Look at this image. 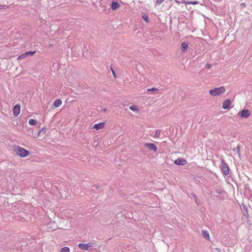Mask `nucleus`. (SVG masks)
I'll use <instances>...</instances> for the list:
<instances>
[{
  "mask_svg": "<svg viewBox=\"0 0 252 252\" xmlns=\"http://www.w3.org/2000/svg\"><path fill=\"white\" fill-rule=\"evenodd\" d=\"M15 151L18 155L22 158L27 157L30 154V152L29 151L18 146L15 148Z\"/></svg>",
  "mask_w": 252,
  "mask_h": 252,
  "instance_id": "1",
  "label": "nucleus"
},
{
  "mask_svg": "<svg viewBox=\"0 0 252 252\" xmlns=\"http://www.w3.org/2000/svg\"><path fill=\"white\" fill-rule=\"evenodd\" d=\"M225 89L223 87L216 88L209 91V94L213 96H217L222 94L225 92Z\"/></svg>",
  "mask_w": 252,
  "mask_h": 252,
  "instance_id": "2",
  "label": "nucleus"
},
{
  "mask_svg": "<svg viewBox=\"0 0 252 252\" xmlns=\"http://www.w3.org/2000/svg\"><path fill=\"white\" fill-rule=\"evenodd\" d=\"M220 168L224 176H226L229 174V167L223 159H221Z\"/></svg>",
  "mask_w": 252,
  "mask_h": 252,
  "instance_id": "3",
  "label": "nucleus"
},
{
  "mask_svg": "<svg viewBox=\"0 0 252 252\" xmlns=\"http://www.w3.org/2000/svg\"><path fill=\"white\" fill-rule=\"evenodd\" d=\"M250 111L248 109H243L238 114V116L243 119L248 118L250 116Z\"/></svg>",
  "mask_w": 252,
  "mask_h": 252,
  "instance_id": "4",
  "label": "nucleus"
},
{
  "mask_svg": "<svg viewBox=\"0 0 252 252\" xmlns=\"http://www.w3.org/2000/svg\"><path fill=\"white\" fill-rule=\"evenodd\" d=\"M94 245L93 243L90 242L87 244L80 243L78 245V247L82 250H88L90 248L93 247Z\"/></svg>",
  "mask_w": 252,
  "mask_h": 252,
  "instance_id": "5",
  "label": "nucleus"
},
{
  "mask_svg": "<svg viewBox=\"0 0 252 252\" xmlns=\"http://www.w3.org/2000/svg\"><path fill=\"white\" fill-rule=\"evenodd\" d=\"M145 146L148 148L149 149L155 152H157L158 151L157 147L155 144L153 143H145Z\"/></svg>",
  "mask_w": 252,
  "mask_h": 252,
  "instance_id": "6",
  "label": "nucleus"
},
{
  "mask_svg": "<svg viewBox=\"0 0 252 252\" xmlns=\"http://www.w3.org/2000/svg\"><path fill=\"white\" fill-rule=\"evenodd\" d=\"M187 163V160L182 158H178L174 161V163L175 164L180 165H184Z\"/></svg>",
  "mask_w": 252,
  "mask_h": 252,
  "instance_id": "7",
  "label": "nucleus"
},
{
  "mask_svg": "<svg viewBox=\"0 0 252 252\" xmlns=\"http://www.w3.org/2000/svg\"><path fill=\"white\" fill-rule=\"evenodd\" d=\"M13 115L14 116H18L20 112V106L19 105L17 104L15 105L13 108Z\"/></svg>",
  "mask_w": 252,
  "mask_h": 252,
  "instance_id": "8",
  "label": "nucleus"
},
{
  "mask_svg": "<svg viewBox=\"0 0 252 252\" xmlns=\"http://www.w3.org/2000/svg\"><path fill=\"white\" fill-rule=\"evenodd\" d=\"M231 101L229 99L225 100L222 103V107L224 109H228L230 107Z\"/></svg>",
  "mask_w": 252,
  "mask_h": 252,
  "instance_id": "9",
  "label": "nucleus"
},
{
  "mask_svg": "<svg viewBox=\"0 0 252 252\" xmlns=\"http://www.w3.org/2000/svg\"><path fill=\"white\" fill-rule=\"evenodd\" d=\"M104 126V123H100L94 125L92 128H94L97 130L102 129Z\"/></svg>",
  "mask_w": 252,
  "mask_h": 252,
  "instance_id": "10",
  "label": "nucleus"
},
{
  "mask_svg": "<svg viewBox=\"0 0 252 252\" xmlns=\"http://www.w3.org/2000/svg\"><path fill=\"white\" fill-rule=\"evenodd\" d=\"M120 6V4L117 2L113 1L111 3V8L113 10L117 9Z\"/></svg>",
  "mask_w": 252,
  "mask_h": 252,
  "instance_id": "11",
  "label": "nucleus"
},
{
  "mask_svg": "<svg viewBox=\"0 0 252 252\" xmlns=\"http://www.w3.org/2000/svg\"><path fill=\"white\" fill-rule=\"evenodd\" d=\"M188 48V44L186 42H182L181 46V50L184 52L187 50Z\"/></svg>",
  "mask_w": 252,
  "mask_h": 252,
  "instance_id": "12",
  "label": "nucleus"
},
{
  "mask_svg": "<svg viewBox=\"0 0 252 252\" xmlns=\"http://www.w3.org/2000/svg\"><path fill=\"white\" fill-rule=\"evenodd\" d=\"M202 234L203 237L206 239H209V234L207 230H202Z\"/></svg>",
  "mask_w": 252,
  "mask_h": 252,
  "instance_id": "13",
  "label": "nucleus"
},
{
  "mask_svg": "<svg viewBox=\"0 0 252 252\" xmlns=\"http://www.w3.org/2000/svg\"><path fill=\"white\" fill-rule=\"evenodd\" d=\"M233 151L237 153L238 156H240V146L238 145L236 148L233 149Z\"/></svg>",
  "mask_w": 252,
  "mask_h": 252,
  "instance_id": "14",
  "label": "nucleus"
},
{
  "mask_svg": "<svg viewBox=\"0 0 252 252\" xmlns=\"http://www.w3.org/2000/svg\"><path fill=\"white\" fill-rule=\"evenodd\" d=\"M62 104V101L60 99H57L54 103L53 105L55 107H58Z\"/></svg>",
  "mask_w": 252,
  "mask_h": 252,
  "instance_id": "15",
  "label": "nucleus"
},
{
  "mask_svg": "<svg viewBox=\"0 0 252 252\" xmlns=\"http://www.w3.org/2000/svg\"><path fill=\"white\" fill-rule=\"evenodd\" d=\"M37 124V121L34 119H30L29 121V124L31 126H34Z\"/></svg>",
  "mask_w": 252,
  "mask_h": 252,
  "instance_id": "16",
  "label": "nucleus"
},
{
  "mask_svg": "<svg viewBox=\"0 0 252 252\" xmlns=\"http://www.w3.org/2000/svg\"><path fill=\"white\" fill-rule=\"evenodd\" d=\"M158 91V89L156 88H153L152 89H147V92H152L155 93H157Z\"/></svg>",
  "mask_w": 252,
  "mask_h": 252,
  "instance_id": "17",
  "label": "nucleus"
},
{
  "mask_svg": "<svg viewBox=\"0 0 252 252\" xmlns=\"http://www.w3.org/2000/svg\"><path fill=\"white\" fill-rule=\"evenodd\" d=\"M61 252H69V248L67 247H64L61 249Z\"/></svg>",
  "mask_w": 252,
  "mask_h": 252,
  "instance_id": "18",
  "label": "nucleus"
},
{
  "mask_svg": "<svg viewBox=\"0 0 252 252\" xmlns=\"http://www.w3.org/2000/svg\"><path fill=\"white\" fill-rule=\"evenodd\" d=\"M129 109L133 111H135V112H137L139 110L138 109V108L134 106V105H132V106H130L129 107Z\"/></svg>",
  "mask_w": 252,
  "mask_h": 252,
  "instance_id": "19",
  "label": "nucleus"
},
{
  "mask_svg": "<svg viewBox=\"0 0 252 252\" xmlns=\"http://www.w3.org/2000/svg\"><path fill=\"white\" fill-rule=\"evenodd\" d=\"M160 130H157V131H156L155 134V137L158 138L160 136Z\"/></svg>",
  "mask_w": 252,
  "mask_h": 252,
  "instance_id": "20",
  "label": "nucleus"
},
{
  "mask_svg": "<svg viewBox=\"0 0 252 252\" xmlns=\"http://www.w3.org/2000/svg\"><path fill=\"white\" fill-rule=\"evenodd\" d=\"M27 56V55H25V53H24V54H22L21 55H20V56L18 58V60H21V59H24V58H26Z\"/></svg>",
  "mask_w": 252,
  "mask_h": 252,
  "instance_id": "21",
  "label": "nucleus"
},
{
  "mask_svg": "<svg viewBox=\"0 0 252 252\" xmlns=\"http://www.w3.org/2000/svg\"><path fill=\"white\" fill-rule=\"evenodd\" d=\"M35 53V51H29V52H26L25 53V55H27V56L33 55V54H34Z\"/></svg>",
  "mask_w": 252,
  "mask_h": 252,
  "instance_id": "22",
  "label": "nucleus"
},
{
  "mask_svg": "<svg viewBox=\"0 0 252 252\" xmlns=\"http://www.w3.org/2000/svg\"><path fill=\"white\" fill-rule=\"evenodd\" d=\"M142 18H143L144 20H145L146 21H147V22L148 21V16H147V14H143V15H142Z\"/></svg>",
  "mask_w": 252,
  "mask_h": 252,
  "instance_id": "23",
  "label": "nucleus"
},
{
  "mask_svg": "<svg viewBox=\"0 0 252 252\" xmlns=\"http://www.w3.org/2000/svg\"><path fill=\"white\" fill-rule=\"evenodd\" d=\"M164 0H157V4L160 5L163 2Z\"/></svg>",
  "mask_w": 252,
  "mask_h": 252,
  "instance_id": "24",
  "label": "nucleus"
},
{
  "mask_svg": "<svg viewBox=\"0 0 252 252\" xmlns=\"http://www.w3.org/2000/svg\"><path fill=\"white\" fill-rule=\"evenodd\" d=\"M243 208H244V210H245L246 212H248V209L247 206L246 205H245L243 204Z\"/></svg>",
  "mask_w": 252,
  "mask_h": 252,
  "instance_id": "25",
  "label": "nucleus"
},
{
  "mask_svg": "<svg viewBox=\"0 0 252 252\" xmlns=\"http://www.w3.org/2000/svg\"><path fill=\"white\" fill-rule=\"evenodd\" d=\"M111 70L112 72L113 75H114V76L115 77H116V74H115V71L114 70V69L112 68V67H111Z\"/></svg>",
  "mask_w": 252,
  "mask_h": 252,
  "instance_id": "26",
  "label": "nucleus"
},
{
  "mask_svg": "<svg viewBox=\"0 0 252 252\" xmlns=\"http://www.w3.org/2000/svg\"><path fill=\"white\" fill-rule=\"evenodd\" d=\"M205 67L208 68H210L211 67V65L209 63H206Z\"/></svg>",
  "mask_w": 252,
  "mask_h": 252,
  "instance_id": "27",
  "label": "nucleus"
},
{
  "mask_svg": "<svg viewBox=\"0 0 252 252\" xmlns=\"http://www.w3.org/2000/svg\"><path fill=\"white\" fill-rule=\"evenodd\" d=\"M97 188V186H92V189L93 190H94Z\"/></svg>",
  "mask_w": 252,
  "mask_h": 252,
  "instance_id": "28",
  "label": "nucleus"
},
{
  "mask_svg": "<svg viewBox=\"0 0 252 252\" xmlns=\"http://www.w3.org/2000/svg\"><path fill=\"white\" fill-rule=\"evenodd\" d=\"M103 111L104 112H106V109H103Z\"/></svg>",
  "mask_w": 252,
  "mask_h": 252,
  "instance_id": "29",
  "label": "nucleus"
},
{
  "mask_svg": "<svg viewBox=\"0 0 252 252\" xmlns=\"http://www.w3.org/2000/svg\"><path fill=\"white\" fill-rule=\"evenodd\" d=\"M175 1L177 3H179V1H178L177 0H175Z\"/></svg>",
  "mask_w": 252,
  "mask_h": 252,
  "instance_id": "30",
  "label": "nucleus"
},
{
  "mask_svg": "<svg viewBox=\"0 0 252 252\" xmlns=\"http://www.w3.org/2000/svg\"><path fill=\"white\" fill-rule=\"evenodd\" d=\"M41 132V131H40L39 132H38V134H39L40 133V132Z\"/></svg>",
  "mask_w": 252,
  "mask_h": 252,
  "instance_id": "31",
  "label": "nucleus"
},
{
  "mask_svg": "<svg viewBox=\"0 0 252 252\" xmlns=\"http://www.w3.org/2000/svg\"><path fill=\"white\" fill-rule=\"evenodd\" d=\"M241 5H242V6H244V3H241Z\"/></svg>",
  "mask_w": 252,
  "mask_h": 252,
  "instance_id": "32",
  "label": "nucleus"
},
{
  "mask_svg": "<svg viewBox=\"0 0 252 252\" xmlns=\"http://www.w3.org/2000/svg\"><path fill=\"white\" fill-rule=\"evenodd\" d=\"M241 5H242V6H244V3H241Z\"/></svg>",
  "mask_w": 252,
  "mask_h": 252,
  "instance_id": "33",
  "label": "nucleus"
},
{
  "mask_svg": "<svg viewBox=\"0 0 252 252\" xmlns=\"http://www.w3.org/2000/svg\"><path fill=\"white\" fill-rule=\"evenodd\" d=\"M170 1H172V0H169Z\"/></svg>",
  "mask_w": 252,
  "mask_h": 252,
  "instance_id": "34",
  "label": "nucleus"
}]
</instances>
